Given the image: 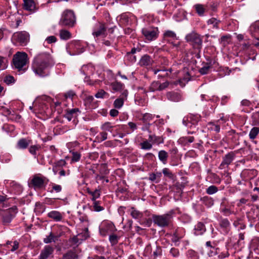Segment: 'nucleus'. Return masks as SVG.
I'll return each instance as SVG.
<instances>
[{"instance_id": "obj_21", "label": "nucleus", "mask_w": 259, "mask_h": 259, "mask_svg": "<svg viewBox=\"0 0 259 259\" xmlns=\"http://www.w3.org/2000/svg\"><path fill=\"white\" fill-rule=\"evenodd\" d=\"M48 217L56 222L61 221L63 218L62 214L59 211L56 210H53L49 212Z\"/></svg>"}, {"instance_id": "obj_40", "label": "nucleus", "mask_w": 259, "mask_h": 259, "mask_svg": "<svg viewBox=\"0 0 259 259\" xmlns=\"http://www.w3.org/2000/svg\"><path fill=\"white\" fill-rule=\"evenodd\" d=\"M131 214L132 217L134 219H139L142 217V213L140 212L139 211L135 209L134 208H132Z\"/></svg>"}, {"instance_id": "obj_22", "label": "nucleus", "mask_w": 259, "mask_h": 259, "mask_svg": "<svg viewBox=\"0 0 259 259\" xmlns=\"http://www.w3.org/2000/svg\"><path fill=\"white\" fill-rule=\"evenodd\" d=\"M98 173L96 174V175L107 176L109 173L107 165L105 163L98 164Z\"/></svg>"}, {"instance_id": "obj_3", "label": "nucleus", "mask_w": 259, "mask_h": 259, "mask_svg": "<svg viewBox=\"0 0 259 259\" xmlns=\"http://www.w3.org/2000/svg\"><path fill=\"white\" fill-rule=\"evenodd\" d=\"M75 15L71 10H66L63 12L59 21L60 25L72 27L75 24Z\"/></svg>"}, {"instance_id": "obj_63", "label": "nucleus", "mask_w": 259, "mask_h": 259, "mask_svg": "<svg viewBox=\"0 0 259 259\" xmlns=\"http://www.w3.org/2000/svg\"><path fill=\"white\" fill-rule=\"evenodd\" d=\"M141 51V49L140 48H133L130 52L127 53L126 56H132V55L135 54L137 52H139Z\"/></svg>"}, {"instance_id": "obj_57", "label": "nucleus", "mask_w": 259, "mask_h": 259, "mask_svg": "<svg viewBox=\"0 0 259 259\" xmlns=\"http://www.w3.org/2000/svg\"><path fill=\"white\" fill-rule=\"evenodd\" d=\"M221 212H223L225 215H229L233 212L229 208L226 207L221 208Z\"/></svg>"}, {"instance_id": "obj_41", "label": "nucleus", "mask_w": 259, "mask_h": 259, "mask_svg": "<svg viewBox=\"0 0 259 259\" xmlns=\"http://www.w3.org/2000/svg\"><path fill=\"white\" fill-rule=\"evenodd\" d=\"M101 195V189H96L93 191V193L92 195L91 200L93 202L97 201L96 199L100 197Z\"/></svg>"}, {"instance_id": "obj_44", "label": "nucleus", "mask_w": 259, "mask_h": 259, "mask_svg": "<svg viewBox=\"0 0 259 259\" xmlns=\"http://www.w3.org/2000/svg\"><path fill=\"white\" fill-rule=\"evenodd\" d=\"M124 100L123 98L119 97L117 99H116L114 102V106L116 108H121L124 103Z\"/></svg>"}, {"instance_id": "obj_2", "label": "nucleus", "mask_w": 259, "mask_h": 259, "mask_svg": "<svg viewBox=\"0 0 259 259\" xmlns=\"http://www.w3.org/2000/svg\"><path fill=\"white\" fill-rule=\"evenodd\" d=\"M13 64L15 67L19 71H25V66L28 62V55L24 52H17L13 56Z\"/></svg>"}, {"instance_id": "obj_43", "label": "nucleus", "mask_w": 259, "mask_h": 259, "mask_svg": "<svg viewBox=\"0 0 259 259\" xmlns=\"http://www.w3.org/2000/svg\"><path fill=\"white\" fill-rule=\"evenodd\" d=\"M72 154L71 162H76L79 161L81 157V154L80 153L73 151L72 152Z\"/></svg>"}, {"instance_id": "obj_47", "label": "nucleus", "mask_w": 259, "mask_h": 259, "mask_svg": "<svg viewBox=\"0 0 259 259\" xmlns=\"http://www.w3.org/2000/svg\"><path fill=\"white\" fill-rule=\"evenodd\" d=\"M141 148L145 150H149L152 148V145L149 141H145L140 144Z\"/></svg>"}, {"instance_id": "obj_14", "label": "nucleus", "mask_w": 259, "mask_h": 259, "mask_svg": "<svg viewBox=\"0 0 259 259\" xmlns=\"http://www.w3.org/2000/svg\"><path fill=\"white\" fill-rule=\"evenodd\" d=\"M226 122V120L222 117L215 122H210L207 124V127L208 130L211 132L218 133L220 131L221 125Z\"/></svg>"}, {"instance_id": "obj_16", "label": "nucleus", "mask_w": 259, "mask_h": 259, "mask_svg": "<svg viewBox=\"0 0 259 259\" xmlns=\"http://www.w3.org/2000/svg\"><path fill=\"white\" fill-rule=\"evenodd\" d=\"M107 29L105 23H100L98 28L93 31V35L97 37L100 36L106 37L107 35Z\"/></svg>"}, {"instance_id": "obj_17", "label": "nucleus", "mask_w": 259, "mask_h": 259, "mask_svg": "<svg viewBox=\"0 0 259 259\" xmlns=\"http://www.w3.org/2000/svg\"><path fill=\"white\" fill-rule=\"evenodd\" d=\"M153 60L147 54L144 55L140 59L139 64L142 67H149L153 65Z\"/></svg>"}, {"instance_id": "obj_31", "label": "nucleus", "mask_w": 259, "mask_h": 259, "mask_svg": "<svg viewBox=\"0 0 259 259\" xmlns=\"http://www.w3.org/2000/svg\"><path fill=\"white\" fill-rule=\"evenodd\" d=\"M95 180L97 183H101L102 185H105V183H108L109 180L107 176L96 175Z\"/></svg>"}, {"instance_id": "obj_19", "label": "nucleus", "mask_w": 259, "mask_h": 259, "mask_svg": "<svg viewBox=\"0 0 259 259\" xmlns=\"http://www.w3.org/2000/svg\"><path fill=\"white\" fill-rule=\"evenodd\" d=\"M23 8L31 12H34L36 10V4L34 0H23Z\"/></svg>"}, {"instance_id": "obj_59", "label": "nucleus", "mask_w": 259, "mask_h": 259, "mask_svg": "<svg viewBox=\"0 0 259 259\" xmlns=\"http://www.w3.org/2000/svg\"><path fill=\"white\" fill-rule=\"evenodd\" d=\"M98 163L93 164L91 167L89 168V170L92 171L93 174L96 175V171H98Z\"/></svg>"}, {"instance_id": "obj_9", "label": "nucleus", "mask_w": 259, "mask_h": 259, "mask_svg": "<svg viewBox=\"0 0 259 259\" xmlns=\"http://www.w3.org/2000/svg\"><path fill=\"white\" fill-rule=\"evenodd\" d=\"M45 177H40L37 175L33 176L29 184V187H33L35 189H40L43 188L45 185Z\"/></svg>"}, {"instance_id": "obj_61", "label": "nucleus", "mask_w": 259, "mask_h": 259, "mask_svg": "<svg viewBox=\"0 0 259 259\" xmlns=\"http://www.w3.org/2000/svg\"><path fill=\"white\" fill-rule=\"evenodd\" d=\"M170 253L174 257H177L179 255V250L175 248H172L170 249Z\"/></svg>"}, {"instance_id": "obj_49", "label": "nucleus", "mask_w": 259, "mask_h": 259, "mask_svg": "<svg viewBox=\"0 0 259 259\" xmlns=\"http://www.w3.org/2000/svg\"><path fill=\"white\" fill-rule=\"evenodd\" d=\"M7 244L8 245V248H9V245H11L12 248L10 249V250L12 251H14L15 250L17 249L18 248V246H19V243L16 241H15L13 242L8 241L7 243Z\"/></svg>"}, {"instance_id": "obj_32", "label": "nucleus", "mask_w": 259, "mask_h": 259, "mask_svg": "<svg viewBox=\"0 0 259 259\" xmlns=\"http://www.w3.org/2000/svg\"><path fill=\"white\" fill-rule=\"evenodd\" d=\"M154 117V115L150 113H146L142 114V118L141 119L142 121L145 123H149V122L152 121Z\"/></svg>"}, {"instance_id": "obj_5", "label": "nucleus", "mask_w": 259, "mask_h": 259, "mask_svg": "<svg viewBox=\"0 0 259 259\" xmlns=\"http://www.w3.org/2000/svg\"><path fill=\"white\" fill-rule=\"evenodd\" d=\"M171 215L170 213H165L162 215H153L152 219L154 224L160 227L168 226L171 220Z\"/></svg>"}, {"instance_id": "obj_23", "label": "nucleus", "mask_w": 259, "mask_h": 259, "mask_svg": "<svg viewBox=\"0 0 259 259\" xmlns=\"http://www.w3.org/2000/svg\"><path fill=\"white\" fill-rule=\"evenodd\" d=\"M202 65L203 66L199 69V72L202 75L207 74L212 66L211 61H209L206 63H203Z\"/></svg>"}, {"instance_id": "obj_1", "label": "nucleus", "mask_w": 259, "mask_h": 259, "mask_svg": "<svg viewBox=\"0 0 259 259\" xmlns=\"http://www.w3.org/2000/svg\"><path fill=\"white\" fill-rule=\"evenodd\" d=\"M53 59L48 53H41L34 59L32 69L35 74L45 77L49 74L48 69L53 64Z\"/></svg>"}, {"instance_id": "obj_56", "label": "nucleus", "mask_w": 259, "mask_h": 259, "mask_svg": "<svg viewBox=\"0 0 259 259\" xmlns=\"http://www.w3.org/2000/svg\"><path fill=\"white\" fill-rule=\"evenodd\" d=\"M169 84L170 82L167 81L163 83L160 82V91L165 90V89L168 88Z\"/></svg>"}, {"instance_id": "obj_38", "label": "nucleus", "mask_w": 259, "mask_h": 259, "mask_svg": "<svg viewBox=\"0 0 259 259\" xmlns=\"http://www.w3.org/2000/svg\"><path fill=\"white\" fill-rule=\"evenodd\" d=\"M92 207L93 209L97 212H99L104 209V207L101 205V203L99 201L93 202Z\"/></svg>"}, {"instance_id": "obj_10", "label": "nucleus", "mask_w": 259, "mask_h": 259, "mask_svg": "<svg viewBox=\"0 0 259 259\" xmlns=\"http://www.w3.org/2000/svg\"><path fill=\"white\" fill-rule=\"evenodd\" d=\"M235 152H230L223 157V160L219 166L221 169L228 168L229 165L232 162L235 157Z\"/></svg>"}, {"instance_id": "obj_58", "label": "nucleus", "mask_w": 259, "mask_h": 259, "mask_svg": "<svg viewBox=\"0 0 259 259\" xmlns=\"http://www.w3.org/2000/svg\"><path fill=\"white\" fill-rule=\"evenodd\" d=\"M149 179L152 182H155L156 183L159 182V180L157 179L155 173L150 174L149 175Z\"/></svg>"}, {"instance_id": "obj_48", "label": "nucleus", "mask_w": 259, "mask_h": 259, "mask_svg": "<svg viewBox=\"0 0 259 259\" xmlns=\"http://www.w3.org/2000/svg\"><path fill=\"white\" fill-rule=\"evenodd\" d=\"M162 173L163 175L168 177L170 179H173L174 177V174L171 172V171L167 168H164L162 169Z\"/></svg>"}, {"instance_id": "obj_28", "label": "nucleus", "mask_w": 259, "mask_h": 259, "mask_svg": "<svg viewBox=\"0 0 259 259\" xmlns=\"http://www.w3.org/2000/svg\"><path fill=\"white\" fill-rule=\"evenodd\" d=\"M184 73L186 74L183 78H181L178 81V83L181 86L183 87L185 85L186 83L188 82L190 79V74L187 70L184 69Z\"/></svg>"}, {"instance_id": "obj_60", "label": "nucleus", "mask_w": 259, "mask_h": 259, "mask_svg": "<svg viewBox=\"0 0 259 259\" xmlns=\"http://www.w3.org/2000/svg\"><path fill=\"white\" fill-rule=\"evenodd\" d=\"M110 241L113 244L117 243V236L116 235H111L109 237Z\"/></svg>"}, {"instance_id": "obj_15", "label": "nucleus", "mask_w": 259, "mask_h": 259, "mask_svg": "<svg viewBox=\"0 0 259 259\" xmlns=\"http://www.w3.org/2000/svg\"><path fill=\"white\" fill-rule=\"evenodd\" d=\"M165 96L166 99L171 102H178L183 99L182 94L180 92H168L166 93Z\"/></svg>"}, {"instance_id": "obj_39", "label": "nucleus", "mask_w": 259, "mask_h": 259, "mask_svg": "<svg viewBox=\"0 0 259 259\" xmlns=\"http://www.w3.org/2000/svg\"><path fill=\"white\" fill-rule=\"evenodd\" d=\"M196 11L200 16L203 15L205 11V8L204 6L201 4H197L194 6Z\"/></svg>"}, {"instance_id": "obj_55", "label": "nucleus", "mask_w": 259, "mask_h": 259, "mask_svg": "<svg viewBox=\"0 0 259 259\" xmlns=\"http://www.w3.org/2000/svg\"><path fill=\"white\" fill-rule=\"evenodd\" d=\"M220 225L223 228H227V227H228L229 226L230 223L227 219H223L221 221Z\"/></svg>"}, {"instance_id": "obj_25", "label": "nucleus", "mask_w": 259, "mask_h": 259, "mask_svg": "<svg viewBox=\"0 0 259 259\" xmlns=\"http://www.w3.org/2000/svg\"><path fill=\"white\" fill-rule=\"evenodd\" d=\"M31 141L25 138L20 139L17 143V147L19 149H26L29 145Z\"/></svg>"}, {"instance_id": "obj_24", "label": "nucleus", "mask_w": 259, "mask_h": 259, "mask_svg": "<svg viewBox=\"0 0 259 259\" xmlns=\"http://www.w3.org/2000/svg\"><path fill=\"white\" fill-rule=\"evenodd\" d=\"M195 234L196 235H202L206 230L204 225L201 223H198L195 226Z\"/></svg>"}, {"instance_id": "obj_11", "label": "nucleus", "mask_w": 259, "mask_h": 259, "mask_svg": "<svg viewBox=\"0 0 259 259\" xmlns=\"http://www.w3.org/2000/svg\"><path fill=\"white\" fill-rule=\"evenodd\" d=\"M157 28H145L142 30V34L145 38L150 41L155 40L157 37Z\"/></svg>"}, {"instance_id": "obj_42", "label": "nucleus", "mask_w": 259, "mask_h": 259, "mask_svg": "<svg viewBox=\"0 0 259 259\" xmlns=\"http://www.w3.org/2000/svg\"><path fill=\"white\" fill-rule=\"evenodd\" d=\"M201 200L208 207L212 206L213 204L212 200L207 196L203 197L201 199Z\"/></svg>"}, {"instance_id": "obj_36", "label": "nucleus", "mask_w": 259, "mask_h": 259, "mask_svg": "<svg viewBox=\"0 0 259 259\" xmlns=\"http://www.w3.org/2000/svg\"><path fill=\"white\" fill-rule=\"evenodd\" d=\"M58 236H55L52 232H51L49 236L44 238V242L45 243H50L52 242H55L58 240Z\"/></svg>"}, {"instance_id": "obj_45", "label": "nucleus", "mask_w": 259, "mask_h": 259, "mask_svg": "<svg viewBox=\"0 0 259 259\" xmlns=\"http://www.w3.org/2000/svg\"><path fill=\"white\" fill-rule=\"evenodd\" d=\"M8 60L7 59L3 57L0 56V69L1 70H4L7 67Z\"/></svg>"}, {"instance_id": "obj_20", "label": "nucleus", "mask_w": 259, "mask_h": 259, "mask_svg": "<svg viewBox=\"0 0 259 259\" xmlns=\"http://www.w3.org/2000/svg\"><path fill=\"white\" fill-rule=\"evenodd\" d=\"M78 108H74L70 110H67L64 117L68 119V121L71 120L73 118H75L77 116V113L79 112Z\"/></svg>"}, {"instance_id": "obj_7", "label": "nucleus", "mask_w": 259, "mask_h": 259, "mask_svg": "<svg viewBox=\"0 0 259 259\" xmlns=\"http://www.w3.org/2000/svg\"><path fill=\"white\" fill-rule=\"evenodd\" d=\"M12 39L16 43L24 46L26 45L29 40V34L26 31L15 32L13 35Z\"/></svg>"}, {"instance_id": "obj_62", "label": "nucleus", "mask_w": 259, "mask_h": 259, "mask_svg": "<svg viewBox=\"0 0 259 259\" xmlns=\"http://www.w3.org/2000/svg\"><path fill=\"white\" fill-rule=\"evenodd\" d=\"M66 164V161L63 159H61L56 163H55L54 165H56V166L57 167H62L63 166H65Z\"/></svg>"}, {"instance_id": "obj_50", "label": "nucleus", "mask_w": 259, "mask_h": 259, "mask_svg": "<svg viewBox=\"0 0 259 259\" xmlns=\"http://www.w3.org/2000/svg\"><path fill=\"white\" fill-rule=\"evenodd\" d=\"M40 148V147L39 145L31 146L29 148V151L31 154L35 155L36 154V151L38 150Z\"/></svg>"}, {"instance_id": "obj_26", "label": "nucleus", "mask_w": 259, "mask_h": 259, "mask_svg": "<svg viewBox=\"0 0 259 259\" xmlns=\"http://www.w3.org/2000/svg\"><path fill=\"white\" fill-rule=\"evenodd\" d=\"M79 255L75 251L70 250L63 256V259H78Z\"/></svg>"}, {"instance_id": "obj_33", "label": "nucleus", "mask_w": 259, "mask_h": 259, "mask_svg": "<svg viewBox=\"0 0 259 259\" xmlns=\"http://www.w3.org/2000/svg\"><path fill=\"white\" fill-rule=\"evenodd\" d=\"M259 134V127H253L251 130H250L249 134V139L251 140H254L256 136Z\"/></svg>"}, {"instance_id": "obj_64", "label": "nucleus", "mask_w": 259, "mask_h": 259, "mask_svg": "<svg viewBox=\"0 0 259 259\" xmlns=\"http://www.w3.org/2000/svg\"><path fill=\"white\" fill-rule=\"evenodd\" d=\"M99 136H100V139L101 141H103L107 139V132L103 131L100 133Z\"/></svg>"}, {"instance_id": "obj_6", "label": "nucleus", "mask_w": 259, "mask_h": 259, "mask_svg": "<svg viewBox=\"0 0 259 259\" xmlns=\"http://www.w3.org/2000/svg\"><path fill=\"white\" fill-rule=\"evenodd\" d=\"M186 40L187 42H190L194 48L198 50L200 49L202 40L198 34L192 32L186 35Z\"/></svg>"}, {"instance_id": "obj_34", "label": "nucleus", "mask_w": 259, "mask_h": 259, "mask_svg": "<svg viewBox=\"0 0 259 259\" xmlns=\"http://www.w3.org/2000/svg\"><path fill=\"white\" fill-rule=\"evenodd\" d=\"M114 127V126L112 125L111 122H106L101 125V128L103 131L106 132H109L111 133Z\"/></svg>"}, {"instance_id": "obj_52", "label": "nucleus", "mask_w": 259, "mask_h": 259, "mask_svg": "<svg viewBox=\"0 0 259 259\" xmlns=\"http://www.w3.org/2000/svg\"><path fill=\"white\" fill-rule=\"evenodd\" d=\"M106 95H108V94L104 90H100L95 94V97L97 98H103Z\"/></svg>"}, {"instance_id": "obj_53", "label": "nucleus", "mask_w": 259, "mask_h": 259, "mask_svg": "<svg viewBox=\"0 0 259 259\" xmlns=\"http://www.w3.org/2000/svg\"><path fill=\"white\" fill-rule=\"evenodd\" d=\"M62 190V187L59 185H57L55 184H52V190L50 191L51 193L53 192V191H55L57 193H59L61 192Z\"/></svg>"}, {"instance_id": "obj_54", "label": "nucleus", "mask_w": 259, "mask_h": 259, "mask_svg": "<svg viewBox=\"0 0 259 259\" xmlns=\"http://www.w3.org/2000/svg\"><path fill=\"white\" fill-rule=\"evenodd\" d=\"M57 38L55 36H50L46 38V41L48 44L55 43L57 41Z\"/></svg>"}, {"instance_id": "obj_4", "label": "nucleus", "mask_w": 259, "mask_h": 259, "mask_svg": "<svg viewBox=\"0 0 259 259\" xmlns=\"http://www.w3.org/2000/svg\"><path fill=\"white\" fill-rule=\"evenodd\" d=\"M17 212V208L15 206L2 211L0 212V215L2 219L3 224L5 226L9 225Z\"/></svg>"}, {"instance_id": "obj_27", "label": "nucleus", "mask_w": 259, "mask_h": 259, "mask_svg": "<svg viewBox=\"0 0 259 259\" xmlns=\"http://www.w3.org/2000/svg\"><path fill=\"white\" fill-rule=\"evenodd\" d=\"M220 23V21L217 20L214 18H211V19H209L207 21V24L210 26L211 28L212 29L215 30L219 29V25Z\"/></svg>"}, {"instance_id": "obj_46", "label": "nucleus", "mask_w": 259, "mask_h": 259, "mask_svg": "<svg viewBox=\"0 0 259 259\" xmlns=\"http://www.w3.org/2000/svg\"><path fill=\"white\" fill-rule=\"evenodd\" d=\"M218 188L214 185H211L206 189V192L209 195H212L218 192Z\"/></svg>"}, {"instance_id": "obj_51", "label": "nucleus", "mask_w": 259, "mask_h": 259, "mask_svg": "<svg viewBox=\"0 0 259 259\" xmlns=\"http://www.w3.org/2000/svg\"><path fill=\"white\" fill-rule=\"evenodd\" d=\"M4 81L6 84H10L15 82V79L13 76L8 75L5 77Z\"/></svg>"}, {"instance_id": "obj_30", "label": "nucleus", "mask_w": 259, "mask_h": 259, "mask_svg": "<svg viewBox=\"0 0 259 259\" xmlns=\"http://www.w3.org/2000/svg\"><path fill=\"white\" fill-rule=\"evenodd\" d=\"M168 156L167 152L164 150H160L158 152V158L164 164L166 163Z\"/></svg>"}, {"instance_id": "obj_29", "label": "nucleus", "mask_w": 259, "mask_h": 259, "mask_svg": "<svg viewBox=\"0 0 259 259\" xmlns=\"http://www.w3.org/2000/svg\"><path fill=\"white\" fill-rule=\"evenodd\" d=\"M60 37L63 40H68L71 37V33L65 29H61L59 31Z\"/></svg>"}, {"instance_id": "obj_35", "label": "nucleus", "mask_w": 259, "mask_h": 259, "mask_svg": "<svg viewBox=\"0 0 259 259\" xmlns=\"http://www.w3.org/2000/svg\"><path fill=\"white\" fill-rule=\"evenodd\" d=\"M149 90L151 92L160 91V82L158 81H153L150 84Z\"/></svg>"}, {"instance_id": "obj_37", "label": "nucleus", "mask_w": 259, "mask_h": 259, "mask_svg": "<svg viewBox=\"0 0 259 259\" xmlns=\"http://www.w3.org/2000/svg\"><path fill=\"white\" fill-rule=\"evenodd\" d=\"M111 87L115 91H120L124 89V84L117 81L112 83Z\"/></svg>"}, {"instance_id": "obj_8", "label": "nucleus", "mask_w": 259, "mask_h": 259, "mask_svg": "<svg viewBox=\"0 0 259 259\" xmlns=\"http://www.w3.org/2000/svg\"><path fill=\"white\" fill-rule=\"evenodd\" d=\"M164 39L172 44L176 48H178L180 45V42L178 41V38L176 33L171 30H167L163 34Z\"/></svg>"}, {"instance_id": "obj_18", "label": "nucleus", "mask_w": 259, "mask_h": 259, "mask_svg": "<svg viewBox=\"0 0 259 259\" xmlns=\"http://www.w3.org/2000/svg\"><path fill=\"white\" fill-rule=\"evenodd\" d=\"M54 252V248L50 246L46 245L42 249L39 256V259H47Z\"/></svg>"}, {"instance_id": "obj_12", "label": "nucleus", "mask_w": 259, "mask_h": 259, "mask_svg": "<svg viewBox=\"0 0 259 259\" xmlns=\"http://www.w3.org/2000/svg\"><path fill=\"white\" fill-rule=\"evenodd\" d=\"M201 118V116L198 114H190L187 117L186 120L184 118L183 120V124L188 126L191 127L192 125L196 124Z\"/></svg>"}, {"instance_id": "obj_13", "label": "nucleus", "mask_w": 259, "mask_h": 259, "mask_svg": "<svg viewBox=\"0 0 259 259\" xmlns=\"http://www.w3.org/2000/svg\"><path fill=\"white\" fill-rule=\"evenodd\" d=\"M114 225L108 222H103L100 227V233L102 236H106L114 230Z\"/></svg>"}]
</instances>
